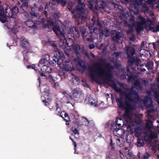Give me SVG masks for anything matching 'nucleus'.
<instances>
[{
  "instance_id": "obj_64",
  "label": "nucleus",
  "mask_w": 159,
  "mask_h": 159,
  "mask_svg": "<svg viewBox=\"0 0 159 159\" xmlns=\"http://www.w3.org/2000/svg\"><path fill=\"white\" fill-rule=\"evenodd\" d=\"M129 39L132 41H134L135 40V37L134 35H132L129 37Z\"/></svg>"
},
{
  "instance_id": "obj_63",
  "label": "nucleus",
  "mask_w": 159,
  "mask_h": 159,
  "mask_svg": "<svg viewBox=\"0 0 159 159\" xmlns=\"http://www.w3.org/2000/svg\"><path fill=\"white\" fill-rule=\"evenodd\" d=\"M72 4L71 3V4L69 3V5L68 6L67 8L70 10L71 11L72 9Z\"/></svg>"
},
{
  "instance_id": "obj_16",
  "label": "nucleus",
  "mask_w": 159,
  "mask_h": 159,
  "mask_svg": "<svg viewBox=\"0 0 159 159\" xmlns=\"http://www.w3.org/2000/svg\"><path fill=\"white\" fill-rule=\"evenodd\" d=\"M82 95V91L78 88H75L72 93V96L73 98H79Z\"/></svg>"
},
{
  "instance_id": "obj_18",
  "label": "nucleus",
  "mask_w": 159,
  "mask_h": 159,
  "mask_svg": "<svg viewBox=\"0 0 159 159\" xmlns=\"http://www.w3.org/2000/svg\"><path fill=\"white\" fill-rule=\"evenodd\" d=\"M134 17L133 15H131L129 17V21L130 22H133V26L134 27H136V30L137 34H139V21H137L136 24L134 22Z\"/></svg>"
},
{
  "instance_id": "obj_3",
  "label": "nucleus",
  "mask_w": 159,
  "mask_h": 159,
  "mask_svg": "<svg viewBox=\"0 0 159 159\" xmlns=\"http://www.w3.org/2000/svg\"><path fill=\"white\" fill-rule=\"evenodd\" d=\"M140 32L143 29L146 30H151L153 32L159 31V23L155 26L154 23L150 19L146 21L143 17L140 16Z\"/></svg>"
},
{
  "instance_id": "obj_46",
  "label": "nucleus",
  "mask_w": 159,
  "mask_h": 159,
  "mask_svg": "<svg viewBox=\"0 0 159 159\" xmlns=\"http://www.w3.org/2000/svg\"><path fill=\"white\" fill-rule=\"evenodd\" d=\"M47 65H43L42 67H41V71H42L43 72L45 73L46 70V69L47 68V66H48Z\"/></svg>"
},
{
  "instance_id": "obj_28",
  "label": "nucleus",
  "mask_w": 159,
  "mask_h": 159,
  "mask_svg": "<svg viewBox=\"0 0 159 159\" xmlns=\"http://www.w3.org/2000/svg\"><path fill=\"white\" fill-rule=\"evenodd\" d=\"M26 25L30 28H33L36 26L35 23L31 20L29 19L25 22Z\"/></svg>"
},
{
  "instance_id": "obj_8",
  "label": "nucleus",
  "mask_w": 159,
  "mask_h": 159,
  "mask_svg": "<svg viewBox=\"0 0 159 159\" xmlns=\"http://www.w3.org/2000/svg\"><path fill=\"white\" fill-rule=\"evenodd\" d=\"M42 27L44 29H48L49 30L52 29V25L54 24L53 19L50 18L46 20L44 18H42L41 19Z\"/></svg>"
},
{
  "instance_id": "obj_23",
  "label": "nucleus",
  "mask_w": 159,
  "mask_h": 159,
  "mask_svg": "<svg viewBox=\"0 0 159 159\" xmlns=\"http://www.w3.org/2000/svg\"><path fill=\"white\" fill-rule=\"evenodd\" d=\"M152 93H153L154 94L156 101L159 104V94L158 93L154 90H152L151 91H149L148 92V93L149 95H151Z\"/></svg>"
},
{
  "instance_id": "obj_48",
  "label": "nucleus",
  "mask_w": 159,
  "mask_h": 159,
  "mask_svg": "<svg viewBox=\"0 0 159 159\" xmlns=\"http://www.w3.org/2000/svg\"><path fill=\"white\" fill-rule=\"evenodd\" d=\"M134 86L139 88V79H137L133 83Z\"/></svg>"
},
{
  "instance_id": "obj_19",
  "label": "nucleus",
  "mask_w": 159,
  "mask_h": 159,
  "mask_svg": "<svg viewBox=\"0 0 159 159\" xmlns=\"http://www.w3.org/2000/svg\"><path fill=\"white\" fill-rule=\"evenodd\" d=\"M129 17V13L127 11H122L120 15V17L121 20L125 21V22L127 21L128 18Z\"/></svg>"
},
{
  "instance_id": "obj_27",
  "label": "nucleus",
  "mask_w": 159,
  "mask_h": 159,
  "mask_svg": "<svg viewBox=\"0 0 159 159\" xmlns=\"http://www.w3.org/2000/svg\"><path fill=\"white\" fill-rule=\"evenodd\" d=\"M31 11L30 12V17L31 19L36 18L38 16V13H36L35 11V8L31 7Z\"/></svg>"
},
{
  "instance_id": "obj_47",
  "label": "nucleus",
  "mask_w": 159,
  "mask_h": 159,
  "mask_svg": "<svg viewBox=\"0 0 159 159\" xmlns=\"http://www.w3.org/2000/svg\"><path fill=\"white\" fill-rule=\"evenodd\" d=\"M152 121H150L148 122H147L146 123V127L149 129L150 128L152 127Z\"/></svg>"
},
{
  "instance_id": "obj_7",
  "label": "nucleus",
  "mask_w": 159,
  "mask_h": 159,
  "mask_svg": "<svg viewBox=\"0 0 159 159\" xmlns=\"http://www.w3.org/2000/svg\"><path fill=\"white\" fill-rule=\"evenodd\" d=\"M56 56L55 55L52 58V60L55 62V65L56 64L60 65L63 63L65 59L64 53L61 50L57 48L55 51Z\"/></svg>"
},
{
  "instance_id": "obj_30",
  "label": "nucleus",
  "mask_w": 159,
  "mask_h": 159,
  "mask_svg": "<svg viewBox=\"0 0 159 159\" xmlns=\"http://www.w3.org/2000/svg\"><path fill=\"white\" fill-rule=\"evenodd\" d=\"M121 38L120 33L118 32L116 33L115 36L112 37V39L113 41L115 42L116 41L118 42Z\"/></svg>"
},
{
  "instance_id": "obj_58",
  "label": "nucleus",
  "mask_w": 159,
  "mask_h": 159,
  "mask_svg": "<svg viewBox=\"0 0 159 159\" xmlns=\"http://www.w3.org/2000/svg\"><path fill=\"white\" fill-rule=\"evenodd\" d=\"M150 156L148 153H146L143 156V159H147L149 158Z\"/></svg>"
},
{
  "instance_id": "obj_17",
  "label": "nucleus",
  "mask_w": 159,
  "mask_h": 159,
  "mask_svg": "<svg viewBox=\"0 0 159 159\" xmlns=\"http://www.w3.org/2000/svg\"><path fill=\"white\" fill-rule=\"evenodd\" d=\"M22 4L20 6V9H21L23 12H26L27 9L28 7V2L26 0H20Z\"/></svg>"
},
{
  "instance_id": "obj_15",
  "label": "nucleus",
  "mask_w": 159,
  "mask_h": 159,
  "mask_svg": "<svg viewBox=\"0 0 159 159\" xmlns=\"http://www.w3.org/2000/svg\"><path fill=\"white\" fill-rule=\"evenodd\" d=\"M136 122L138 125L134 128V134L137 138L136 145L138 147H139V121H138Z\"/></svg>"
},
{
  "instance_id": "obj_40",
  "label": "nucleus",
  "mask_w": 159,
  "mask_h": 159,
  "mask_svg": "<svg viewBox=\"0 0 159 159\" xmlns=\"http://www.w3.org/2000/svg\"><path fill=\"white\" fill-rule=\"evenodd\" d=\"M73 18L75 19H79L80 18L82 20H84L85 19H82V17L81 16V13H80V14H75L73 15Z\"/></svg>"
},
{
  "instance_id": "obj_22",
  "label": "nucleus",
  "mask_w": 159,
  "mask_h": 159,
  "mask_svg": "<svg viewBox=\"0 0 159 159\" xmlns=\"http://www.w3.org/2000/svg\"><path fill=\"white\" fill-rule=\"evenodd\" d=\"M44 56V58H43L47 63H48L50 65H55V62L53 61V60L51 61L50 60V55L48 54H45Z\"/></svg>"
},
{
  "instance_id": "obj_52",
  "label": "nucleus",
  "mask_w": 159,
  "mask_h": 159,
  "mask_svg": "<svg viewBox=\"0 0 159 159\" xmlns=\"http://www.w3.org/2000/svg\"><path fill=\"white\" fill-rule=\"evenodd\" d=\"M37 83L36 84V86L37 87H39L41 84L40 79V77H39L37 80Z\"/></svg>"
},
{
  "instance_id": "obj_14",
  "label": "nucleus",
  "mask_w": 159,
  "mask_h": 159,
  "mask_svg": "<svg viewBox=\"0 0 159 159\" xmlns=\"http://www.w3.org/2000/svg\"><path fill=\"white\" fill-rule=\"evenodd\" d=\"M75 9L77 11L81 13V16L83 19H86L87 14L86 13L85 9L83 7L79 5H77Z\"/></svg>"
},
{
  "instance_id": "obj_54",
  "label": "nucleus",
  "mask_w": 159,
  "mask_h": 159,
  "mask_svg": "<svg viewBox=\"0 0 159 159\" xmlns=\"http://www.w3.org/2000/svg\"><path fill=\"white\" fill-rule=\"evenodd\" d=\"M97 25L100 28H102V26L101 22L98 20L97 21Z\"/></svg>"
},
{
  "instance_id": "obj_37",
  "label": "nucleus",
  "mask_w": 159,
  "mask_h": 159,
  "mask_svg": "<svg viewBox=\"0 0 159 159\" xmlns=\"http://www.w3.org/2000/svg\"><path fill=\"white\" fill-rule=\"evenodd\" d=\"M145 66L148 70H152L153 68V62L152 61L148 62Z\"/></svg>"
},
{
  "instance_id": "obj_29",
  "label": "nucleus",
  "mask_w": 159,
  "mask_h": 159,
  "mask_svg": "<svg viewBox=\"0 0 159 159\" xmlns=\"http://www.w3.org/2000/svg\"><path fill=\"white\" fill-rule=\"evenodd\" d=\"M145 106L149 108L152 107L153 106L152 102V99L149 98L146 101L144 102Z\"/></svg>"
},
{
  "instance_id": "obj_10",
  "label": "nucleus",
  "mask_w": 159,
  "mask_h": 159,
  "mask_svg": "<svg viewBox=\"0 0 159 159\" xmlns=\"http://www.w3.org/2000/svg\"><path fill=\"white\" fill-rule=\"evenodd\" d=\"M123 120L119 117H116L115 121V125L114 126L113 125L115 124H112L111 125L112 128L113 129V132H118L120 129V128L122 126L121 123H123Z\"/></svg>"
},
{
  "instance_id": "obj_41",
  "label": "nucleus",
  "mask_w": 159,
  "mask_h": 159,
  "mask_svg": "<svg viewBox=\"0 0 159 159\" xmlns=\"http://www.w3.org/2000/svg\"><path fill=\"white\" fill-rule=\"evenodd\" d=\"M45 63L47 64V63L46 62H45V61L44 60V59L43 58H42L39 61V64H36V65H37V66H38L39 67H40V65H41V64L42 65L43 64H45Z\"/></svg>"
},
{
  "instance_id": "obj_59",
  "label": "nucleus",
  "mask_w": 159,
  "mask_h": 159,
  "mask_svg": "<svg viewBox=\"0 0 159 159\" xmlns=\"http://www.w3.org/2000/svg\"><path fill=\"white\" fill-rule=\"evenodd\" d=\"M56 110L57 111H58V112H59L60 111V105L59 104L57 103H56Z\"/></svg>"
},
{
  "instance_id": "obj_13",
  "label": "nucleus",
  "mask_w": 159,
  "mask_h": 159,
  "mask_svg": "<svg viewBox=\"0 0 159 159\" xmlns=\"http://www.w3.org/2000/svg\"><path fill=\"white\" fill-rule=\"evenodd\" d=\"M73 62L77 66H79L83 70L86 69V66L83 61L80 57L75 58L73 60Z\"/></svg>"
},
{
  "instance_id": "obj_38",
  "label": "nucleus",
  "mask_w": 159,
  "mask_h": 159,
  "mask_svg": "<svg viewBox=\"0 0 159 159\" xmlns=\"http://www.w3.org/2000/svg\"><path fill=\"white\" fill-rule=\"evenodd\" d=\"M58 4H60L62 7H64L66 4V2L65 0H57Z\"/></svg>"
},
{
  "instance_id": "obj_5",
  "label": "nucleus",
  "mask_w": 159,
  "mask_h": 159,
  "mask_svg": "<svg viewBox=\"0 0 159 159\" xmlns=\"http://www.w3.org/2000/svg\"><path fill=\"white\" fill-rule=\"evenodd\" d=\"M127 57L129 58L128 63L129 65H131L134 63L136 62L138 67L139 66V59L137 57H133L135 53L134 48L132 47H128L126 49Z\"/></svg>"
},
{
  "instance_id": "obj_12",
  "label": "nucleus",
  "mask_w": 159,
  "mask_h": 159,
  "mask_svg": "<svg viewBox=\"0 0 159 159\" xmlns=\"http://www.w3.org/2000/svg\"><path fill=\"white\" fill-rule=\"evenodd\" d=\"M125 1L127 2H131L135 10L137 11H134L133 13L135 15H137L139 12V0H124Z\"/></svg>"
},
{
  "instance_id": "obj_24",
  "label": "nucleus",
  "mask_w": 159,
  "mask_h": 159,
  "mask_svg": "<svg viewBox=\"0 0 159 159\" xmlns=\"http://www.w3.org/2000/svg\"><path fill=\"white\" fill-rule=\"evenodd\" d=\"M84 125L90 128H93L95 124L93 120L89 121L87 118H85Z\"/></svg>"
},
{
  "instance_id": "obj_4",
  "label": "nucleus",
  "mask_w": 159,
  "mask_h": 159,
  "mask_svg": "<svg viewBox=\"0 0 159 159\" xmlns=\"http://www.w3.org/2000/svg\"><path fill=\"white\" fill-rule=\"evenodd\" d=\"M20 41L21 42L20 45L22 48L21 52L23 57L24 59H28V57L29 54L34 53V52L31 49L30 43L26 39L21 38Z\"/></svg>"
},
{
  "instance_id": "obj_39",
  "label": "nucleus",
  "mask_w": 159,
  "mask_h": 159,
  "mask_svg": "<svg viewBox=\"0 0 159 159\" xmlns=\"http://www.w3.org/2000/svg\"><path fill=\"white\" fill-rule=\"evenodd\" d=\"M115 143H112V139L111 138L110 139V143L109 144V148H110L111 150H114L115 149L114 145Z\"/></svg>"
},
{
  "instance_id": "obj_35",
  "label": "nucleus",
  "mask_w": 159,
  "mask_h": 159,
  "mask_svg": "<svg viewBox=\"0 0 159 159\" xmlns=\"http://www.w3.org/2000/svg\"><path fill=\"white\" fill-rule=\"evenodd\" d=\"M95 29L94 28H93V31H90V33L89 34L90 35H89V37L87 38V40L88 41H90L91 42H92L93 40V38L92 34L94 32Z\"/></svg>"
},
{
  "instance_id": "obj_20",
  "label": "nucleus",
  "mask_w": 159,
  "mask_h": 159,
  "mask_svg": "<svg viewBox=\"0 0 159 159\" xmlns=\"http://www.w3.org/2000/svg\"><path fill=\"white\" fill-rule=\"evenodd\" d=\"M86 30V29L84 26L81 27L80 29V31L81 33V35L84 40L85 39L86 37L89 34L88 32Z\"/></svg>"
},
{
  "instance_id": "obj_33",
  "label": "nucleus",
  "mask_w": 159,
  "mask_h": 159,
  "mask_svg": "<svg viewBox=\"0 0 159 159\" xmlns=\"http://www.w3.org/2000/svg\"><path fill=\"white\" fill-rule=\"evenodd\" d=\"M80 46L79 45H75L73 47V50L77 55L79 54V51L80 49Z\"/></svg>"
},
{
  "instance_id": "obj_9",
  "label": "nucleus",
  "mask_w": 159,
  "mask_h": 159,
  "mask_svg": "<svg viewBox=\"0 0 159 159\" xmlns=\"http://www.w3.org/2000/svg\"><path fill=\"white\" fill-rule=\"evenodd\" d=\"M53 32L58 37H61L65 39V33L63 30L60 27V26L54 24L52 25V28Z\"/></svg>"
},
{
  "instance_id": "obj_53",
  "label": "nucleus",
  "mask_w": 159,
  "mask_h": 159,
  "mask_svg": "<svg viewBox=\"0 0 159 159\" xmlns=\"http://www.w3.org/2000/svg\"><path fill=\"white\" fill-rule=\"evenodd\" d=\"M43 93H46L45 95H47V96H48L49 95V90L47 89H44Z\"/></svg>"
},
{
  "instance_id": "obj_1",
  "label": "nucleus",
  "mask_w": 159,
  "mask_h": 159,
  "mask_svg": "<svg viewBox=\"0 0 159 159\" xmlns=\"http://www.w3.org/2000/svg\"><path fill=\"white\" fill-rule=\"evenodd\" d=\"M105 66L106 69L101 66V64L98 62H94L93 66H89L88 70L90 72V77L93 81H96L98 80L96 75L94 73L97 74L98 76L104 77L105 80L108 82L111 81L113 76L111 74V70L113 69L114 66L109 63H107Z\"/></svg>"
},
{
  "instance_id": "obj_50",
  "label": "nucleus",
  "mask_w": 159,
  "mask_h": 159,
  "mask_svg": "<svg viewBox=\"0 0 159 159\" xmlns=\"http://www.w3.org/2000/svg\"><path fill=\"white\" fill-rule=\"evenodd\" d=\"M52 68L49 66H47V68L46 70L45 73H51L52 72Z\"/></svg>"
},
{
  "instance_id": "obj_26",
  "label": "nucleus",
  "mask_w": 159,
  "mask_h": 159,
  "mask_svg": "<svg viewBox=\"0 0 159 159\" xmlns=\"http://www.w3.org/2000/svg\"><path fill=\"white\" fill-rule=\"evenodd\" d=\"M111 81L112 82V83L109 84V86H110L112 89H114L116 92L120 93L121 92V89L117 87L116 84L114 81H112L111 80Z\"/></svg>"
},
{
  "instance_id": "obj_11",
  "label": "nucleus",
  "mask_w": 159,
  "mask_h": 159,
  "mask_svg": "<svg viewBox=\"0 0 159 159\" xmlns=\"http://www.w3.org/2000/svg\"><path fill=\"white\" fill-rule=\"evenodd\" d=\"M73 37L74 39L79 37L80 36L79 32L76 27H73L70 28L68 33V36H70Z\"/></svg>"
},
{
  "instance_id": "obj_43",
  "label": "nucleus",
  "mask_w": 159,
  "mask_h": 159,
  "mask_svg": "<svg viewBox=\"0 0 159 159\" xmlns=\"http://www.w3.org/2000/svg\"><path fill=\"white\" fill-rule=\"evenodd\" d=\"M59 44L60 47H62L64 48V46L66 47V45L68 44V43H67L65 42L64 41H61L59 42Z\"/></svg>"
},
{
  "instance_id": "obj_2",
  "label": "nucleus",
  "mask_w": 159,
  "mask_h": 159,
  "mask_svg": "<svg viewBox=\"0 0 159 159\" xmlns=\"http://www.w3.org/2000/svg\"><path fill=\"white\" fill-rule=\"evenodd\" d=\"M123 98L120 96L119 98H116V102L119 108L125 110L123 116L125 121H129L131 119L130 111L133 109L132 106L129 102L127 101H123Z\"/></svg>"
},
{
  "instance_id": "obj_34",
  "label": "nucleus",
  "mask_w": 159,
  "mask_h": 159,
  "mask_svg": "<svg viewBox=\"0 0 159 159\" xmlns=\"http://www.w3.org/2000/svg\"><path fill=\"white\" fill-rule=\"evenodd\" d=\"M99 33L100 34L104 35L107 37L109 36V31L108 29H106L104 30H102Z\"/></svg>"
},
{
  "instance_id": "obj_44",
  "label": "nucleus",
  "mask_w": 159,
  "mask_h": 159,
  "mask_svg": "<svg viewBox=\"0 0 159 159\" xmlns=\"http://www.w3.org/2000/svg\"><path fill=\"white\" fill-rule=\"evenodd\" d=\"M112 4L114 7V8L116 10L119 9V7L120 6L118 4L114 2H111Z\"/></svg>"
},
{
  "instance_id": "obj_57",
  "label": "nucleus",
  "mask_w": 159,
  "mask_h": 159,
  "mask_svg": "<svg viewBox=\"0 0 159 159\" xmlns=\"http://www.w3.org/2000/svg\"><path fill=\"white\" fill-rule=\"evenodd\" d=\"M130 137H127L126 138V141L127 143H128L129 145L131 144V140L130 139V138H129Z\"/></svg>"
},
{
  "instance_id": "obj_51",
  "label": "nucleus",
  "mask_w": 159,
  "mask_h": 159,
  "mask_svg": "<svg viewBox=\"0 0 159 159\" xmlns=\"http://www.w3.org/2000/svg\"><path fill=\"white\" fill-rule=\"evenodd\" d=\"M66 96L67 98V99L68 100H72L73 99V96H72V95H70L69 94H67L66 95Z\"/></svg>"
},
{
  "instance_id": "obj_61",
  "label": "nucleus",
  "mask_w": 159,
  "mask_h": 159,
  "mask_svg": "<svg viewBox=\"0 0 159 159\" xmlns=\"http://www.w3.org/2000/svg\"><path fill=\"white\" fill-rule=\"evenodd\" d=\"M95 0H88V2L89 5L92 7H93V2H94Z\"/></svg>"
},
{
  "instance_id": "obj_42",
  "label": "nucleus",
  "mask_w": 159,
  "mask_h": 159,
  "mask_svg": "<svg viewBox=\"0 0 159 159\" xmlns=\"http://www.w3.org/2000/svg\"><path fill=\"white\" fill-rule=\"evenodd\" d=\"M28 68H32V69H34L36 70H37L39 69V68L37 67L36 64L34 65V66H32L31 65H28L27 66Z\"/></svg>"
},
{
  "instance_id": "obj_62",
  "label": "nucleus",
  "mask_w": 159,
  "mask_h": 159,
  "mask_svg": "<svg viewBox=\"0 0 159 159\" xmlns=\"http://www.w3.org/2000/svg\"><path fill=\"white\" fill-rule=\"evenodd\" d=\"M42 102L45 104V105L46 106H48L49 105V103L46 101V99H43Z\"/></svg>"
},
{
  "instance_id": "obj_21",
  "label": "nucleus",
  "mask_w": 159,
  "mask_h": 159,
  "mask_svg": "<svg viewBox=\"0 0 159 159\" xmlns=\"http://www.w3.org/2000/svg\"><path fill=\"white\" fill-rule=\"evenodd\" d=\"M147 53H144V52H142V49L140 50V56H141L142 60L140 59V63L142 62V61H147L148 58L147 57V55H148Z\"/></svg>"
},
{
  "instance_id": "obj_36",
  "label": "nucleus",
  "mask_w": 159,
  "mask_h": 159,
  "mask_svg": "<svg viewBox=\"0 0 159 159\" xmlns=\"http://www.w3.org/2000/svg\"><path fill=\"white\" fill-rule=\"evenodd\" d=\"M127 75L128 77V82H130L134 80L135 78V76L133 75L132 73L130 74H127Z\"/></svg>"
},
{
  "instance_id": "obj_49",
  "label": "nucleus",
  "mask_w": 159,
  "mask_h": 159,
  "mask_svg": "<svg viewBox=\"0 0 159 159\" xmlns=\"http://www.w3.org/2000/svg\"><path fill=\"white\" fill-rule=\"evenodd\" d=\"M72 131L74 132L75 134H79V131L77 128H75L73 127H72L71 128Z\"/></svg>"
},
{
  "instance_id": "obj_6",
  "label": "nucleus",
  "mask_w": 159,
  "mask_h": 159,
  "mask_svg": "<svg viewBox=\"0 0 159 159\" xmlns=\"http://www.w3.org/2000/svg\"><path fill=\"white\" fill-rule=\"evenodd\" d=\"M137 89L136 87H132L130 89H128V93H124V95L126 98L129 102H133L134 101V99L133 97L134 95H135V96H136V98L137 101H139V95H138V93L137 91Z\"/></svg>"
},
{
  "instance_id": "obj_31",
  "label": "nucleus",
  "mask_w": 159,
  "mask_h": 159,
  "mask_svg": "<svg viewBox=\"0 0 159 159\" xmlns=\"http://www.w3.org/2000/svg\"><path fill=\"white\" fill-rule=\"evenodd\" d=\"M127 152H126L125 155L127 159H134V157L132 152H129V150H128Z\"/></svg>"
},
{
  "instance_id": "obj_60",
  "label": "nucleus",
  "mask_w": 159,
  "mask_h": 159,
  "mask_svg": "<svg viewBox=\"0 0 159 159\" xmlns=\"http://www.w3.org/2000/svg\"><path fill=\"white\" fill-rule=\"evenodd\" d=\"M133 29L132 27L130 28L129 30H128L127 33L128 34H131L133 32Z\"/></svg>"
},
{
  "instance_id": "obj_55",
  "label": "nucleus",
  "mask_w": 159,
  "mask_h": 159,
  "mask_svg": "<svg viewBox=\"0 0 159 159\" xmlns=\"http://www.w3.org/2000/svg\"><path fill=\"white\" fill-rule=\"evenodd\" d=\"M120 53L119 52H114L113 53L112 55L116 57H117L119 56Z\"/></svg>"
},
{
  "instance_id": "obj_56",
  "label": "nucleus",
  "mask_w": 159,
  "mask_h": 159,
  "mask_svg": "<svg viewBox=\"0 0 159 159\" xmlns=\"http://www.w3.org/2000/svg\"><path fill=\"white\" fill-rule=\"evenodd\" d=\"M39 0H38V1H35V2L34 3V8H38V4L39 3Z\"/></svg>"
},
{
  "instance_id": "obj_25",
  "label": "nucleus",
  "mask_w": 159,
  "mask_h": 159,
  "mask_svg": "<svg viewBox=\"0 0 159 159\" xmlns=\"http://www.w3.org/2000/svg\"><path fill=\"white\" fill-rule=\"evenodd\" d=\"M69 61L66 60L63 63L64 69L67 71H70L71 69V66L69 64Z\"/></svg>"
},
{
  "instance_id": "obj_32",
  "label": "nucleus",
  "mask_w": 159,
  "mask_h": 159,
  "mask_svg": "<svg viewBox=\"0 0 159 159\" xmlns=\"http://www.w3.org/2000/svg\"><path fill=\"white\" fill-rule=\"evenodd\" d=\"M146 41H144L142 42L141 44V48L140 50L142 49V52H144V53H146V52H148V51L145 50V48H146L147 47V46L146 45Z\"/></svg>"
},
{
  "instance_id": "obj_45",
  "label": "nucleus",
  "mask_w": 159,
  "mask_h": 159,
  "mask_svg": "<svg viewBox=\"0 0 159 159\" xmlns=\"http://www.w3.org/2000/svg\"><path fill=\"white\" fill-rule=\"evenodd\" d=\"M157 137V134L155 133L151 132L150 135V138L151 139H154Z\"/></svg>"
}]
</instances>
